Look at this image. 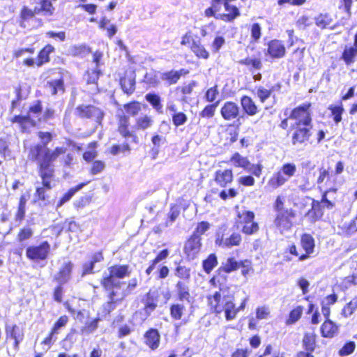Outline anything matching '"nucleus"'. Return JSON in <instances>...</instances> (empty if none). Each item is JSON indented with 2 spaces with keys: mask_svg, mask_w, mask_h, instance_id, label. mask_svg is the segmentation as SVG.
<instances>
[{
  "mask_svg": "<svg viewBox=\"0 0 357 357\" xmlns=\"http://www.w3.org/2000/svg\"><path fill=\"white\" fill-rule=\"evenodd\" d=\"M312 103L303 102L294 107L288 116L282 119L279 127L287 132L292 146L306 145L312 137Z\"/></svg>",
  "mask_w": 357,
  "mask_h": 357,
  "instance_id": "1",
  "label": "nucleus"
},
{
  "mask_svg": "<svg viewBox=\"0 0 357 357\" xmlns=\"http://www.w3.org/2000/svg\"><path fill=\"white\" fill-rule=\"evenodd\" d=\"M154 123L153 118L148 114H144L135 119V124L132 125L130 116L126 114L116 115V132L125 139L121 144H115L109 148V153L116 155L120 153H130L131 147L128 140L133 144L139 142L137 135L138 131H144L150 129Z\"/></svg>",
  "mask_w": 357,
  "mask_h": 357,
  "instance_id": "2",
  "label": "nucleus"
},
{
  "mask_svg": "<svg viewBox=\"0 0 357 357\" xmlns=\"http://www.w3.org/2000/svg\"><path fill=\"white\" fill-rule=\"evenodd\" d=\"M107 270L108 273L104 275L100 280L102 289L108 291V301L102 305V311L105 314H109L126 296L123 292L121 296L119 297V294L115 289L121 288V282L117 280L129 277L131 273V269L128 264H114Z\"/></svg>",
  "mask_w": 357,
  "mask_h": 357,
  "instance_id": "3",
  "label": "nucleus"
},
{
  "mask_svg": "<svg viewBox=\"0 0 357 357\" xmlns=\"http://www.w3.org/2000/svg\"><path fill=\"white\" fill-rule=\"evenodd\" d=\"M40 143L31 146L28 152V159L38 165L54 166V162L61 155L66 153V149L56 146L53 150L47 147V144L53 139V135L49 131H39L37 133Z\"/></svg>",
  "mask_w": 357,
  "mask_h": 357,
  "instance_id": "4",
  "label": "nucleus"
},
{
  "mask_svg": "<svg viewBox=\"0 0 357 357\" xmlns=\"http://www.w3.org/2000/svg\"><path fill=\"white\" fill-rule=\"evenodd\" d=\"M43 111V104L41 100H36L31 104L26 115L17 114L10 119V122L18 126L22 133L29 134L31 130L36 126L37 123H46L54 119L56 116V111L52 107H46L43 115L37 119V121L31 118V115L38 116Z\"/></svg>",
  "mask_w": 357,
  "mask_h": 357,
  "instance_id": "5",
  "label": "nucleus"
},
{
  "mask_svg": "<svg viewBox=\"0 0 357 357\" xmlns=\"http://www.w3.org/2000/svg\"><path fill=\"white\" fill-rule=\"evenodd\" d=\"M299 245L298 246L295 243H291L286 247L284 250V262L289 263L294 259L299 262L304 261L312 256L315 250V241L310 234H302Z\"/></svg>",
  "mask_w": 357,
  "mask_h": 357,
  "instance_id": "6",
  "label": "nucleus"
},
{
  "mask_svg": "<svg viewBox=\"0 0 357 357\" xmlns=\"http://www.w3.org/2000/svg\"><path fill=\"white\" fill-rule=\"evenodd\" d=\"M232 0H211V6L204 10L206 17H214L224 22H233L241 16L239 8L231 4Z\"/></svg>",
  "mask_w": 357,
  "mask_h": 357,
  "instance_id": "7",
  "label": "nucleus"
},
{
  "mask_svg": "<svg viewBox=\"0 0 357 357\" xmlns=\"http://www.w3.org/2000/svg\"><path fill=\"white\" fill-rule=\"evenodd\" d=\"M273 209L276 213L274 219L275 228L280 234L291 231L296 222V211L293 208L284 207V199L281 195L276 197Z\"/></svg>",
  "mask_w": 357,
  "mask_h": 357,
  "instance_id": "8",
  "label": "nucleus"
},
{
  "mask_svg": "<svg viewBox=\"0 0 357 357\" xmlns=\"http://www.w3.org/2000/svg\"><path fill=\"white\" fill-rule=\"evenodd\" d=\"M207 305L211 313L218 316L222 312L227 321H231L233 313V296L224 295L223 291H215L206 296Z\"/></svg>",
  "mask_w": 357,
  "mask_h": 357,
  "instance_id": "9",
  "label": "nucleus"
},
{
  "mask_svg": "<svg viewBox=\"0 0 357 357\" xmlns=\"http://www.w3.org/2000/svg\"><path fill=\"white\" fill-rule=\"evenodd\" d=\"M344 170V162L328 158L319 168V176L317 178V184L335 185L337 183V176L341 174Z\"/></svg>",
  "mask_w": 357,
  "mask_h": 357,
  "instance_id": "10",
  "label": "nucleus"
},
{
  "mask_svg": "<svg viewBox=\"0 0 357 357\" xmlns=\"http://www.w3.org/2000/svg\"><path fill=\"white\" fill-rule=\"evenodd\" d=\"M37 171L41 178L42 185L36 188L34 192V202H45L49 197L47 191L50 190L54 187L52 181L54 180L55 177L54 166L37 165Z\"/></svg>",
  "mask_w": 357,
  "mask_h": 357,
  "instance_id": "11",
  "label": "nucleus"
},
{
  "mask_svg": "<svg viewBox=\"0 0 357 357\" xmlns=\"http://www.w3.org/2000/svg\"><path fill=\"white\" fill-rule=\"evenodd\" d=\"M234 226L245 236H252L259 231V224L255 220V214L252 211H238L234 218Z\"/></svg>",
  "mask_w": 357,
  "mask_h": 357,
  "instance_id": "12",
  "label": "nucleus"
},
{
  "mask_svg": "<svg viewBox=\"0 0 357 357\" xmlns=\"http://www.w3.org/2000/svg\"><path fill=\"white\" fill-rule=\"evenodd\" d=\"M297 171V167L294 162L284 163L268 181V186L273 189H277L284 185L291 177L294 176Z\"/></svg>",
  "mask_w": 357,
  "mask_h": 357,
  "instance_id": "13",
  "label": "nucleus"
},
{
  "mask_svg": "<svg viewBox=\"0 0 357 357\" xmlns=\"http://www.w3.org/2000/svg\"><path fill=\"white\" fill-rule=\"evenodd\" d=\"M220 267L229 274L241 269V275L246 279L254 273L252 262L250 259H245L238 261L234 256L228 257L225 261L222 263Z\"/></svg>",
  "mask_w": 357,
  "mask_h": 357,
  "instance_id": "14",
  "label": "nucleus"
},
{
  "mask_svg": "<svg viewBox=\"0 0 357 357\" xmlns=\"http://www.w3.org/2000/svg\"><path fill=\"white\" fill-rule=\"evenodd\" d=\"M55 51V47L52 44L47 43L39 50L36 58L27 57L22 61V64L28 68H40L50 62L51 54Z\"/></svg>",
  "mask_w": 357,
  "mask_h": 357,
  "instance_id": "15",
  "label": "nucleus"
},
{
  "mask_svg": "<svg viewBox=\"0 0 357 357\" xmlns=\"http://www.w3.org/2000/svg\"><path fill=\"white\" fill-rule=\"evenodd\" d=\"M75 114L79 119L94 121L101 125L105 116L104 112L93 105H79L75 108Z\"/></svg>",
  "mask_w": 357,
  "mask_h": 357,
  "instance_id": "16",
  "label": "nucleus"
},
{
  "mask_svg": "<svg viewBox=\"0 0 357 357\" xmlns=\"http://www.w3.org/2000/svg\"><path fill=\"white\" fill-rule=\"evenodd\" d=\"M119 84L123 92L127 96L132 95L136 89V73L133 67L123 68V73L119 77Z\"/></svg>",
  "mask_w": 357,
  "mask_h": 357,
  "instance_id": "17",
  "label": "nucleus"
},
{
  "mask_svg": "<svg viewBox=\"0 0 357 357\" xmlns=\"http://www.w3.org/2000/svg\"><path fill=\"white\" fill-rule=\"evenodd\" d=\"M160 293L158 290L150 289L141 298L143 304L142 311L148 318L158 308L160 301Z\"/></svg>",
  "mask_w": 357,
  "mask_h": 357,
  "instance_id": "18",
  "label": "nucleus"
},
{
  "mask_svg": "<svg viewBox=\"0 0 357 357\" xmlns=\"http://www.w3.org/2000/svg\"><path fill=\"white\" fill-rule=\"evenodd\" d=\"M282 84L280 81L273 84L268 82L266 86L259 85L256 87V95L261 103H264L270 98H275L276 94L281 91Z\"/></svg>",
  "mask_w": 357,
  "mask_h": 357,
  "instance_id": "19",
  "label": "nucleus"
},
{
  "mask_svg": "<svg viewBox=\"0 0 357 357\" xmlns=\"http://www.w3.org/2000/svg\"><path fill=\"white\" fill-rule=\"evenodd\" d=\"M50 252V244L44 241L39 245L29 246L26 249V257L31 261H43L48 257Z\"/></svg>",
  "mask_w": 357,
  "mask_h": 357,
  "instance_id": "20",
  "label": "nucleus"
},
{
  "mask_svg": "<svg viewBox=\"0 0 357 357\" xmlns=\"http://www.w3.org/2000/svg\"><path fill=\"white\" fill-rule=\"evenodd\" d=\"M202 247V238L190 235L184 242L183 251L188 260L196 259Z\"/></svg>",
  "mask_w": 357,
  "mask_h": 357,
  "instance_id": "21",
  "label": "nucleus"
},
{
  "mask_svg": "<svg viewBox=\"0 0 357 357\" xmlns=\"http://www.w3.org/2000/svg\"><path fill=\"white\" fill-rule=\"evenodd\" d=\"M266 47V54L273 60L280 59L287 54V48L282 40L271 39L267 43Z\"/></svg>",
  "mask_w": 357,
  "mask_h": 357,
  "instance_id": "22",
  "label": "nucleus"
},
{
  "mask_svg": "<svg viewBox=\"0 0 357 357\" xmlns=\"http://www.w3.org/2000/svg\"><path fill=\"white\" fill-rule=\"evenodd\" d=\"M69 321V317L66 314L60 316L52 325L50 331L46 337L43 340L41 344L45 345H51L56 340V335L59 333V330L65 327Z\"/></svg>",
  "mask_w": 357,
  "mask_h": 357,
  "instance_id": "23",
  "label": "nucleus"
},
{
  "mask_svg": "<svg viewBox=\"0 0 357 357\" xmlns=\"http://www.w3.org/2000/svg\"><path fill=\"white\" fill-rule=\"evenodd\" d=\"M220 113L222 118L226 121L238 119L241 109L238 104L234 101H226L222 105Z\"/></svg>",
  "mask_w": 357,
  "mask_h": 357,
  "instance_id": "24",
  "label": "nucleus"
},
{
  "mask_svg": "<svg viewBox=\"0 0 357 357\" xmlns=\"http://www.w3.org/2000/svg\"><path fill=\"white\" fill-rule=\"evenodd\" d=\"M197 82L191 80L188 83H184L175 88V93L179 97V101L182 103H188L190 101L194 91V89L197 86Z\"/></svg>",
  "mask_w": 357,
  "mask_h": 357,
  "instance_id": "25",
  "label": "nucleus"
},
{
  "mask_svg": "<svg viewBox=\"0 0 357 357\" xmlns=\"http://www.w3.org/2000/svg\"><path fill=\"white\" fill-rule=\"evenodd\" d=\"M213 181L220 188H227L234 181L233 170L231 169L216 170L213 174Z\"/></svg>",
  "mask_w": 357,
  "mask_h": 357,
  "instance_id": "26",
  "label": "nucleus"
},
{
  "mask_svg": "<svg viewBox=\"0 0 357 357\" xmlns=\"http://www.w3.org/2000/svg\"><path fill=\"white\" fill-rule=\"evenodd\" d=\"M242 243V236L238 232L231 233L229 236H218L215 239V244L222 248L238 247Z\"/></svg>",
  "mask_w": 357,
  "mask_h": 357,
  "instance_id": "27",
  "label": "nucleus"
},
{
  "mask_svg": "<svg viewBox=\"0 0 357 357\" xmlns=\"http://www.w3.org/2000/svg\"><path fill=\"white\" fill-rule=\"evenodd\" d=\"M189 73V70L185 68H181L178 70H170L163 72L161 74L160 79L169 86L174 85L178 83L181 77L186 76Z\"/></svg>",
  "mask_w": 357,
  "mask_h": 357,
  "instance_id": "28",
  "label": "nucleus"
},
{
  "mask_svg": "<svg viewBox=\"0 0 357 357\" xmlns=\"http://www.w3.org/2000/svg\"><path fill=\"white\" fill-rule=\"evenodd\" d=\"M144 343L152 351L158 349L160 344V335L158 329L150 328L144 334Z\"/></svg>",
  "mask_w": 357,
  "mask_h": 357,
  "instance_id": "29",
  "label": "nucleus"
},
{
  "mask_svg": "<svg viewBox=\"0 0 357 357\" xmlns=\"http://www.w3.org/2000/svg\"><path fill=\"white\" fill-rule=\"evenodd\" d=\"M5 331L7 338H10L14 340L13 347L15 350H19L20 344L24 339V332L22 328L16 324L12 326H6Z\"/></svg>",
  "mask_w": 357,
  "mask_h": 357,
  "instance_id": "30",
  "label": "nucleus"
},
{
  "mask_svg": "<svg viewBox=\"0 0 357 357\" xmlns=\"http://www.w3.org/2000/svg\"><path fill=\"white\" fill-rule=\"evenodd\" d=\"M229 278V273H226L220 266L216 270L215 274L210 278L209 284L214 288H218V291H223Z\"/></svg>",
  "mask_w": 357,
  "mask_h": 357,
  "instance_id": "31",
  "label": "nucleus"
},
{
  "mask_svg": "<svg viewBox=\"0 0 357 357\" xmlns=\"http://www.w3.org/2000/svg\"><path fill=\"white\" fill-rule=\"evenodd\" d=\"M241 106L243 112L248 116L257 115L260 109L255 100L248 95H243L240 99Z\"/></svg>",
  "mask_w": 357,
  "mask_h": 357,
  "instance_id": "32",
  "label": "nucleus"
},
{
  "mask_svg": "<svg viewBox=\"0 0 357 357\" xmlns=\"http://www.w3.org/2000/svg\"><path fill=\"white\" fill-rule=\"evenodd\" d=\"M339 333V325L333 320H324L320 326L321 336L324 338H333Z\"/></svg>",
  "mask_w": 357,
  "mask_h": 357,
  "instance_id": "33",
  "label": "nucleus"
},
{
  "mask_svg": "<svg viewBox=\"0 0 357 357\" xmlns=\"http://www.w3.org/2000/svg\"><path fill=\"white\" fill-rule=\"evenodd\" d=\"M39 15L36 7L31 8L26 6L21 8L19 14V24L22 27H26L31 20L36 19V15Z\"/></svg>",
  "mask_w": 357,
  "mask_h": 357,
  "instance_id": "34",
  "label": "nucleus"
},
{
  "mask_svg": "<svg viewBox=\"0 0 357 357\" xmlns=\"http://www.w3.org/2000/svg\"><path fill=\"white\" fill-rule=\"evenodd\" d=\"M324 213V206H321V202L312 199L311 208L306 213L309 220L314 223L321 220Z\"/></svg>",
  "mask_w": 357,
  "mask_h": 357,
  "instance_id": "35",
  "label": "nucleus"
},
{
  "mask_svg": "<svg viewBox=\"0 0 357 357\" xmlns=\"http://www.w3.org/2000/svg\"><path fill=\"white\" fill-rule=\"evenodd\" d=\"M73 268V264L70 261L65 262L54 277V280L60 284L66 283L70 278Z\"/></svg>",
  "mask_w": 357,
  "mask_h": 357,
  "instance_id": "36",
  "label": "nucleus"
},
{
  "mask_svg": "<svg viewBox=\"0 0 357 357\" xmlns=\"http://www.w3.org/2000/svg\"><path fill=\"white\" fill-rule=\"evenodd\" d=\"M238 63L245 66L252 73L260 70L263 66L262 60L260 57L246 56L244 59H240Z\"/></svg>",
  "mask_w": 357,
  "mask_h": 357,
  "instance_id": "37",
  "label": "nucleus"
},
{
  "mask_svg": "<svg viewBox=\"0 0 357 357\" xmlns=\"http://www.w3.org/2000/svg\"><path fill=\"white\" fill-rule=\"evenodd\" d=\"M341 235L350 237L357 234V213L349 221L339 226Z\"/></svg>",
  "mask_w": 357,
  "mask_h": 357,
  "instance_id": "38",
  "label": "nucleus"
},
{
  "mask_svg": "<svg viewBox=\"0 0 357 357\" xmlns=\"http://www.w3.org/2000/svg\"><path fill=\"white\" fill-rule=\"evenodd\" d=\"M190 281H181L178 280L175 284V290L178 301H190L191 298V294L188 283Z\"/></svg>",
  "mask_w": 357,
  "mask_h": 357,
  "instance_id": "39",
  "label": "nucleus"
},
{
  "mask_svg": "<svg viewBox=\"0 0 357 357\" xmlns=\"http://www.w3.org/2000/svg\"><path fill=\"white\" fill-rule=\"evenodd\" d=\"M56 1V0H39L38 6H36L38 14L47 17L53 16L56 11V8L53 2Z\"/></svg>",
  "mask_w": 357,
  "mask_h": 357,
  "instance_id": "40",
  "label": "nucleus"
},
{
  "mask_svg": "<svg viewBox=\"0 0 357 357\" xmlns=\"http://www.w3.org/2000/svg\"><path fill=\"white\" fill-rule=\"evenodd\" d=\"M301 343L304 351H314L317 347L316 333L314 332H305Z\"/></svg>",
  "mask_w": 357,
  "mask_h": 357,
  "instance_id": "41",
  "label": "nucleus"
},
{
  "mask_svg": "<svg viewBox=\"0 0 357 357\" xmlns=\"http://www.w3.org/2000/svg\"><path fill=\"white\" fill-rule=\"evenodd\" d=\"M197 38L196 43L190 46V51L199 59L206 60L210 57V53L205 46L202 43L200 38Z\"/></svg>",
  "mask_w": 357,
  "mask_h": 357,
  "instance_id": "42",
  "label": "nucleus"
},
{
  "mask_svg": "<svg viewBox=\"0 0 357 357\" xmlns=\"http://www.w3.org/2000/svg\"><path fill=\"white\" fill-rule=\"evenodd\" d=\"M328 109L330 111V118H331L333 122L337 125L340 123L342 120V114L344 112V108L342 100L338 101L337 104L330 105L328 107Z\"/></svg>",
  "mask_w": 357,
  "mask_h": 357,
  "instance_id": "43",
  "label": "nucleus"
},
{
  "mask_svg": "<svg viewBox=\"0 0 357 357\" xmlns=\"http://www.w3.org/2000/svg\"><path fill=\"white\" fill-rule=\"evenodd\" d=\"M229 162L235 167L248 170L250 162L247 157L241 155L238 152H234L230 157Z\"/></svg>",
  "mask_w": 357,
  "mask_h": 357,
  "instance_id": "44",
  "label": "nucleus"
},
{
  "mask_svg": "<svg viewBox=\"0 0 357 357\" xmlns=\"http://www.w3.org/2000/svg\"><path fill=\"white\" fill-rule=\"evenodd\" d=\"M185 313L186 307L183 303H174L169 305V315L172 320H181Z\"/></svg>",
  "mask_w": 357,
  "mask_h": 357,
  "instance_id": "45",
  "label": "nucleus"
},
{
  "mask_svg": "<svg viewBox=\"0 0 357 357\" xmlns=\"http://www.w3.org/2000/svg\"><path fill=\"white\" fill-rule=\"evenodd\" d=\"M357 57V47L346 46L343 50L340 59L343 60L347 66H350L356 61Z\"/></svg>",
  "mask_w": 357,
  "mask_h": 357,
  "instance_id": "46",
  "label": "nucleus"
},
{
  "mask_svg": "<svg viewBox=\"0 0 357 357\" xmlns=\"http://www.w3.org/2000/svg\"><path fill=\"white\" fill-rule=\"evenodd\" d=\"M110 23V20L105 16L102 17L98 22V28L106 31L107 36L109 38H113L117 33L118 29L116 24H112L108 26H107Z\"/></svg>",
  "mask_w": 357,
  "mask_h": 357,
  "instance_id": "47",
  "label": "nucleus"
},
{
  "mask_svg": "<svg viewBox=\"0 0 357 357\" xmlns=\"http://www.w3.org/2000/svg\"><path fill=\"white\" fill-rule=\"evenodd\" d=\"M29 196L22 195L19 198L17 211L15 213V220L18 222H22L26 215V206Z\"/></svg>",
  "mask_w": 357,
  "mask_h": 357,
  "instance_id": "48",
  "label": "nucleus"
},
{
  "mask_svg": "<svg viewBox=\"0 0 357 357\" xmlns=\"http://www.w3.org/2000/svg\"><path fill=\"white\" fill-rule=\"evenodd\" d=\"M218 264V260L217 255L215 253H211L202 261V266L204 271L209 274Z\"/></svg>",
  "mask_w": 357,
  "mask_h": 357,
  "instance_id": "49",
  "label": "nucleus"
},
{
  "mask_svg": "<svg viewBox=\"0 0 357 357\" xmlns=\"http://www.w3.org/2000/svg\"><path fill=\"white\" fill-rule=\"evenodd\" d=\"M303 312V307L297 305L291 309L285 320L287 326H291L296 323L302 317Z\"/></svg>",
  "mask_w": 357,
  "mask_h": 357,
  "instance_id": "50",
  "label": "nucleus"
},
{
  "mask_svg": "<svg viewBox=\"0 0 357 357\" xmlns=\"http://www.w3.org/2000/svg\"><path fill=\"white\" fill-rule=\"evenodd\" d=\"M123 107L128 116H135L142 111V103L137 100H131Z\"/></svg>",
  "mask_w": 357,
  "mask_h": 357,
  "instance_id": "51",
  "label": "nucleus"
},
{
  "mask_svg": "<svg viewBox=\"0 0 357 357\" xmlns=\"http://www.w3.org/2000/svg\"><path fill=\"white\" fill-rule=\"evenodd\" d=\"M220 91L217 84L206 89L204 94V100L206 102L214 103L215 101H220Z\"/></svg>",
  "mask_w": 357,
  "mask_h": 357,
  "instance_id": "52",
  "label": "nucleus"
},
{
  "mask_svg": "<svg viewBox=\"0 0 357 357\" xmlns=\"http://www.w3.org/2000/svg\"><path fill=\"white\" fill-rule=\"evenodd\" d=\"M174 275L179 280L190 281L191 278V269L190 267L183 265H177L174 268Z\"/></svg>",
  "mask_w": 357,
  "mask_h": 357,
  "instance_id": "53",
  "label": "nucleus"
},
{
  "mask_svg": "<svg viewBox=\"0 0 357 357\" xmlns=\"http://www.w3.org/2000/svg\"><path fill=\"white\" fill-rule=\"evenodd\" d=\"M220 104V101H215L214 103L207 104L199 112V116L202 119H212L216 112V109Z\"/></svg>",
  "mask_w": 357,
  "mask_h": 357,
  "instance_id": "54",
  "label": "nucleus"
},
{
  "mask_svg": "<svg viewBox=\"0 0 357 357\" xmlns=\"http://www.w3.org/2000/svg\"><path fill=\"white\" fill-rule=\"evenodd\" d=\"M91 52V48L85 44L73 45L70 50V55L74 57H83L90 54Z\"/></svg>",
  "mask_w": 357,
  "mask_h": 357,
  "instance_id": "55",
  "label": "nucleus"
},
{
  "mask_svg": "<svg viewBox=\"0 0 357 357\" xmlns=\"http://www.w3.org/2000/svg\"><path fill=\"white\" fill-rule=\"evenodd\" d=\"M337 192V188L334 187L329 188L323 192L321 195V199L319 202H321V206H324V209H332L335 207V202L328 199L327 195L331 192L336 193Z\"/></svg>",
  "mask_w": 357,
  "mask_h": 357,
  "instance_id": "56",
  "label": "nucleus"
},
{
  "mask_svg": "<svg viewBox=\"0 0 357 357\" xmlns=\"http://www.w3.org/2000/svg\"><path fill=\"white\" fill-rule=\"evenodd\" d=\"M10 142L6 138L0 137V167L3 165V160L10 155Z\"/></svg>",
  "mask_w": 357,
  "mask_h": 357,
  "instance_id": "57",
  "label": "nucleus"
},
{
  "mask_svg": "<svg viewBox=\"0 0 357 357\" xmlns=\"http://www.w3.org/2000/svg\"><path fill=\"white\" fill-rule=\"evenodd\" d=\"M145 99L157 112H162V104L159 95L154 93H149L145 96Z\"/></svg>",
  "mask_w": 357,
  "mask_h": 357,
  "instance_id": "58",
  "label": "nucleus"
},
{
  "mask_svg": "<svg viewBox=\"0 0 357 357\" xmlns=\"http://www.w3.org/2000/svg\"><path fill=\"white\" fill-rule=\"evenodd\" d=\"M47 86L50 89V93L52 96L58 93V91H65L64 80L61 77L59 79L47 82Z\"/></svg>",
  "mask_w": 357,
  "mask_h": 357,
  "instance_id": "59",
  "label": "nucleus"
},
{
  "mask_svg": "<svg viewBox=\"0 0 357 357\" xmlns=\"http://www.w3.org/2000/svg\"><path fill=\"white\" fill-rule=\"evenodd\" d=\"M14 93L15 97L10 102V112H14V110L20 105L21 101L26 99V97H24L22 95V86L21 85L19 84L15 87Z\"/></svg>",
  "mask_w": 357,
  "mask_h": 357,
  "instance_id": "60",
  "label": "nucleus"
},
{
  "mask_svg": "<svg viewBox=\"0 0 357 357\" xmlns=\"http://www.w3.org/2000/svg\"><path fill=\"white\" fill-rule=\"evenodd\" d=\"M307 314H312L310 318V324L312 325H318L321 322V314L315 305L312 303L308 304Z\"/></svg>",
  "mask_w": 357,
  "mask_h": 357,
  "instance_id": "61",
  "label": "nucleus"
},
{
  "mask_svg": "<svg viewBox=\"0 0 357 357\" xmlns=\"http://www.w3.org/2000/svg\"><path fill=\"white\" fill-rule=\"evenodd\" d=\"M314 22L315 24L318 27L324 29L327 28L331 24V23L332 22V18L331 17L329 14L321 13L315 17Z\"/></svg>",
  "mask_w": 357,
  "mask_h": 357,
  "instance_id": "62",
  "label": "nucleus"
},
{
  "mask_svg": "<svg viewBox=\"0 0 357 357\" xmlns=\"http://www.w3.org/2000/svg\"><path fill=\"white\" fill-rule=\"evenodd\" d=\"M100 73V70H87L84 74L86 83L87 84H95L97 86Z\"/></svg>",
  "mask_w": 357,
  "mask_h": 357,
  "instance_id": "63",
  "label": "nucleus"
},
{
  "mask_svg": "<svg viewBox=\"0 0 357 357\" xmlns=\"http://www.w3.org/2000/svg\"><path fill=\"white\" fill-rule=\"evenodd\" d=\"M33 234V231L31 227H24L21 229H20L17 236L16 240L19 243H22L25 241L29 240L32 237Z\"/></svg>",
  "mask_w": 357,
  "mask_h": 357,
  "instance_id": "64",
  "label": "nucleus"
}]
</instances>
